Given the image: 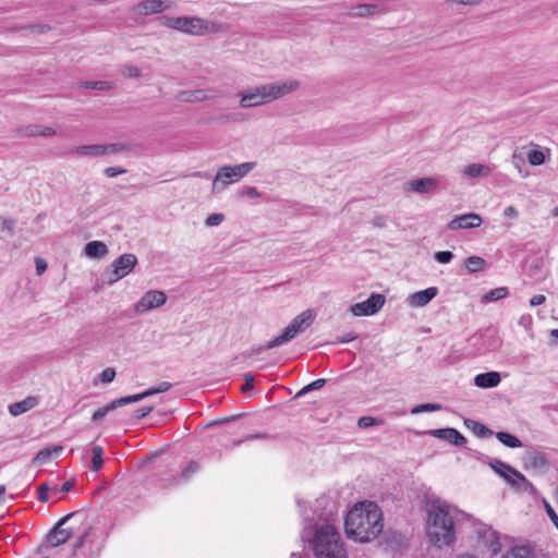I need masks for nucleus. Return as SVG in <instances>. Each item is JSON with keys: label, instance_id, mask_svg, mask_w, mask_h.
<instances>
[{"label": "nucleus", "instance_id": "obj_1", "mask_svg": "<svg viewBox=\"0 0 558 558\" xmlns=\"http://www.w3.org/2000/svg\"><path fill=\"white\" fill-rule=\"evenodd\" d=\"M383 512L374 501L357 502L344 518V532L348 538L357 543H369L383 532Z\"/></svg>", "mask_w": 558, "mask_h": 558}, {"label": "nucleus", "instance_id": "obj_2", "mask_svg": "<svg viewBox=\"0 0 558 558\" xmlns=\"http://www.w3.org/2000/svg\"><path fill=\"white\" fill-rule=\"evenodd\" d=\"M427 536L438 547L450 546L456 541L454 522L449 514L448 506H437L428 511Z\"/></svg>", "mask_w": 558, "mask_h": 558}, {"label": "nucleus", "instance_id": "obj_3", "mask_svg": "<svg viewBox=\"0 0 558 558\" xmlns=\"http://www.w3.org/2000/svg\"><path fill=\"white\" fill-rule=\"evenodd\" d=\"M315 312L312 310H306L302 312L300 315L295 316L291 323L282 330L281 335L275 337L269 340L266 344H259L252 347L248 351L243 352L244 359H250L254 355H258L265 350H270L277 347H280L291 340H293L298 335L304 332L314 322Z\"/></svg>", "mask_w": 558, "mask_h": 558}, {"label": "nucleus", "instance_id": "obj_4", "mask_svg": "<svg viewBox=\"0 0 558 558\" xmlns=\"http://www.w3.org/2000/svg\"><path fill=\"white\" fill-rule=\"evenodd\" d=\"M311 547L316 558H348L340 533L330 524L316 529Z\"/></svg>", "mask_w": 558, "mask_h": 558}, {"label": "nucleus", "instance_id": "obj_5", "mask_svg": "<svg viewBox=\"0 0 558 558\" xmlns=\"http://www.w3.org/2000/svg\"><path fill=\"white\" fill-rule=\"evenodd\" d=\"M299 86L296 81L284 83L266 84L255 88H251L245 93H239L240 107L253 108L268 104L275 99L283 97Z\"/></svg>", "mask_w": 558, "mask_h": 558}, {"label": "nucleus", "instance_id": "obj_6", "mask_svg": "<svg viewBox=\"0 0 558 558\" xmlns=\"http://www.w3.org/2000/svg\"><path fill=\"white\" fill-rule=\"evenodd\" d=\"M256 167V162H243L235 166H222L217 171L213 182L214 191H221L231 182L238 181L245 177Z\"/></svg>", "mask_w": 558, "mask_h": 558}, {"label": "nucleus", "instance_id": "obj_7", "mask_svg": "<svg viewBox=\"0 0 558 558\" xmlns=\"http://www.w3.org/2000/svg\"><path fill=\"white\" fill-rule=\"evenodd\" d=\"M386 298L380 293H372L365 301L355 303L350 307L353 316H372L385 305Z\"/></svg>", "mask_w": 558, "mask_h": 558}, {"label": "nucleus", "instance_id": "obj_8", "mask_svg": "<svg viewBox=\"0 0 558 558\" xmlns=\"http://www.w3.org/2000/svg\"><path fill=\"white\" fill-rule=\"evenodd\" d=\"M137 265V257L134 254L125 253L120 255L118 258L113 260L111 264L112 267V276L108 280L109 284L117 282L118 280L128 276L134 267Z\"/></svg>", "mask_w": 558, "mask_h": 558}, {"label": "nucleus", "instance_id": "obj_9", "mask_svg": "<svg viewBox=\"0 0 558 558\" xmlns=\"http://www.w3.org/2000/svg\"><path fill=\"white\" fill-rule=\"evenodd\" d=\"M75 514V512L68 513L62 517L53 527L46 534V542L51 547H57L64 544L70 539L71 531L63 529L62 526Z\"/></svg>", "mask_w": 558, "mask_h": 558}, {"label": "nucleus", "instance_id": "obj_10", "mask_svg": "<svg viewBox=\"0 0 558 558\" xmlns=\"http://www.w3.org/2000/svg\"><path fill=\"white\" fill-rule=\"evenodd\" d=\"M166 301L167 295L165 292L159 290H149L137 301L134 306V311L137 314H144L150 310L163 305Z\"/></svg>", "mask_w": 558, "mask_h": 558}, {"label": "nucleus", "instance_id": "obj_11", "mask_svg": "<svg viewBox=\"0 0 558 558\" xmlns=\"http://www.w3.org/2000/svg\"><path fill=\"white\" fill-rule=\"evenodd\" d=\"M504 480L515 492L529 493L532 496L537 494L536 487L514 468H512V471L508 476H504Z\"/></svg>", "mask_w": 558, "mask_h": 558}, {"label": "nucleus", "instance_id": "obj_12", "mask_svg": "<svg viewBox=\"0 0 558 558\" xmlns=\"http://www.w3.org/2000/svg\"><path fill=\"white\" fill-rule=\"evenodd\" d=\"M175 28L182 33L189 35H203L207 31V25L205 21L199 17H189V16H180L178 21L174 22Z\"/></svg>", "mask_w": 558, "mask_h": 558}, {"label": "nucleus", "instance_id": "obj_13", "mask_svg": "<svg viewBox=\"0 0 558 558\" xmlns=\"http://www.w3.org/2000/svg\"><path fill=\"white\" fill-rule=\"evenodd\" d=\"M428 435L446 440L449 444L462 447L466 444V438L456 428L453 427H446V428H438V429H430L427 432Z\"/></svg>", "mask_w": 558, "mask_h": 558}, {"label": "nucleus", "instance_id": "obj_14", "mask_svg": "<svg viewBox=\"0 0 558 558\" xmlns=\"http://www.w3.org/2000/svg\"><path fill=\"white\" fill-rule=\"evenodd\" d=\"M482 223V218L475 213L463 214L448 222V230L473 229Z\"/></svg>", "mask_w": 558, "mask_h": 558}, {"label": "nucleus", "instance_id": "obj_15", "mask_svg": "<svg viewBox=\"0 0 558 558\" xmlns=\"http://www.w3.org/2000/svg\"><path fill=\"white\" fill-rule=\"evenodd\" d=\"M438 180L436 178H420L408 183V190L418 194H433L437 191Z\"/></svg>", "mask_w": 558, "mask_h": 558}, {"label": "nucleus", "instance_id": "obj_16", "mask_svg": "<svg viewBox=\"0 0 558 558\" xmlns=\"http://www.w3.org/2000/svg\"><path fill=\"white\" fill-rule=\"evenodd\" d=\"M215 95L214 89H194L180 92L177 98L184 102H201L213 98Z\"/></svg>", "mask_w": 558, "mask_h": 558}, {"label": "nucleus", "instance_id": "obj_17", "mask_svg": "<svg viewBox=\"0 0 558 558\" xmlns=\"http://www.w3.org/2000/svg\"><path fill=\"white\" fill-rule=\"evenodd\" d=\"M438 289L436 287H429L425 290L414 292L409 296V303L412 306L423 307L427 305L436 295Z\"/></svg>", "mask_w": 558, "mask_h": 558}, {"label": "nucleus", "instance_id": "obj_18", "mask_svg": "<svg viewBox=\"0 0 558 558\" xmlns=\"http://www.w3.org/2000/svg\"><path fill=\"white\" fill-rule=\"evenodd\" d=\"M500 381H501L500 374L495 371L481 373L474 377V385L478 388H484V389L497 387Z\"/></svg>", "mask_w": 558, "mask_h": 558}, {"label": "nucleus", "instance_id": "obj_19", "mask_svg": "<svg viewBox=\"0 0 558 558\" xmlns=\"http://www.w3.org/2000/svg\"><path fill=\"white\" fill-rule=\"evenodd\" d=\"M167 7L162 0H144L136 4L134 11L138 14L147 15L161 13Z\"/></svg>", "mask_w": 558, "mask_h": 558}, {"label": "nucleus", "instance_id": "obj_20", "mask_svg": "<svg viewBox=\"0 0 558 558\" xmlns=\"http://www.w3.org/2000/svg\"><path fill=\"white\" fill-rule=\"evenodd\" d=\"M380 12L383 9L379 4L364 3L352 7L349 14L354 17H367Z\"/></svg>", "mask_w": 558, "mask_h": 558}, {"label": "nucleus", "instance_id": "obj_21", "mask_svg": "<svg viewBox=\"0 0 558 558\" xmlns=\"http://www.w3.org/2000/svg\"><path fill=\"white\" fill-rule=\"evenodd\" d=\"M38 404V400L36 397H27L22 401L12 403L9 405V412L13 416L21 415L32 410Z\"/></svg>", "mask_w": 558, "mask_h": 558}, {"label": "nucleus", "instance_id": "obj_22", "mask_svg": "<svg viewBox=\"0 0 558 558\" xmlns=\"http://www.w3.org/2000/svg\"><path fill=\"white\" fill-rule=\"evenodd\" d=\"M526 459L525 466L534 470L546 468L549 464L547 456L535 450L526 452Z\"/></svg>", "mask_w": 558, "mask_h": 558}, {"label": "nucleus", "instance_id": "obj_23", "mask_svg": "<svg viewBox=\"0 0 558 558\" xmlns=\"http://www.w3.org/2000/svg\"><path fill=\"white\" fill-rule=\"evenodd\" d=\"M501 558H536L532 546L514 545Z\"/></svg>", "mask_w": 558, "mask_h": 558}, {"label": "nucleus", "instance_id": "obj_24", "mask_svg": "<svg viewBox=\"0 0 558 558\" xmlns=\"http://www.w3.org/2000/svg\"><path fill=\"white\" fill-rule=\"evenodd\" d=\"M108 252L107 245L101 241H90L86 243L84 253L89 258H101Z\"/></svg>", "mask_w": 558, "mask_h": 558}, {"label": "nucleus", "instance_id": "obj_25", "mask_svg": "<svg viewBox=\"0 0 558 558\" xmlns=\"http://www.w3.org/2000/svg\"><path fill=\"white\" fill-rule=\"evenodd\" d=\"M22 135L28 136V137H35V136H51L56 134V131L52 128L49 126H43V125H27L20 130Z\"/></svg>", "mask_w": 558, "mask_h": 558}, {"label": "nucleus", "instance_id": "obj_26", "mask_svg": "<svg viewBox=\"0 0 558 558\" xmlns=\"http://www.w3.org/2000/svg\"><path fill=\"white\" fill-rule=\"evenodd\" d=\"M105 149L102 144L82 145L75 147L73 153L78 156L98 157L105 155Z\"/></svg>", "mask_w": 558, "mask_h": 558}, {"label": "nucleus", "instance_id": "obj_27", "mask_svg": "<svg viewBox=\"0 0 558 558\" xmlns=\"http://www.w3.org/2000/svg\"><path fill=\"white\" fill-rule=\"evenodd\" d=\"M63 450L62 446L56 445L52 447H46L39 450L33 459L35 464H44L49 461L53 456H58Z\"/></svg>", "mask_w": 558, "mask_h": 558}, {"label": "nucleus", "instance_id": "obj_28", "mask_svg": "<svg viewBox=\"0 0 558 558\" xmlns=\"http://www.w3.org/2000/svg\"><path fill=\"white\" fill-rule=\"evenodd\" d=\"M464 424L468 428H470L478 438H487L493 435V430L488 428L486 425L472 420L465 418Z\"/></svg>", "mask_w": 558, "mask_h": 558}, {"label": "nucleus", "instance_id": "obj_29", "mask_svg": "<svg viewBox=\"0 0 558 558\" xmlns=\"http://www.w3.org/2000/svg\"><path fill=\"white\" fill-rule=\"evenodd\" d=\"M496 438L508 448H520L522 447V441L515 436L508 432H497L495 434Z\"/></svg>", "mask_w": 558, "mask_h": 558}, {"label": "nucleus", "instance_id": "obj_30", "mask_svg": "<svg viewBox=\"0 0 558 558\" xmlns=\"http://www.w3.org/2000/svg\"><path fill=\"white\" fill-rule=\"evenodd\" d=\"M487 464L496 474H498L502 478H504V476H508V474L511 473L512 468H513L510 464H508L499 459H496V458L489 459L487 461Z\"/></svg>", "mask_w": 558, "mask_h": 558}, {"label": "nucleus", "instance_id": "obj_31", "mask_svg": "<svg viewBox=\"0 0 558 558\" xmlns=\"http://www.w3.org/2000/svg\"><path fill=\"white\" fill-rule=\"evenodd\" d=\"M464 266L470 274H475L484 269L486 260L481 256H470L464 259Z\"/></svg>", "mask_w": 558, "mask_h": 558}, {"label": "nucleus", "instance_id": "obj_32", "mask_svg": "<svg viewBox=\"0 0 558 558\" xmlns=\"http://www.w3.org/2000/svg\"><path fill=\"white\" fill-rule=\"evenodd\" d=\"M508 294H509L508 288L499 287V288H495V289L488 291L486 294H484L482 301L485 303L496 302V301L505 299Z\"/></svg>", "mask_w": 558, "mask_h": 558}, {"label": "nucleus", "instance_id": "obj_33", "mask_svg": "<svg viewBox=\"0 0 558 558\" xmlns=\"http://www.w3.org/2000/svg\"><path fill=\"white\" fill-rule=\"evenodd\" d=\"M92 453H93V457H92L90 469L94 472H98L104 465V459H102L104 449L101 446H98V445L93 446Z\"/></svg>", "mask_w": 558, "mask_h": 558}, {"label": "nucleus", "instance_id": "obj_34", "mask_svg": "<svg viewBox=\"0 0 558 558\" xmlns=\"http://www.w3.org/2000/svg\"><path fill=\"white\" fill-rule=\"evenodd\" d=\"M325 385H326V379H324V378L316 379V380L312 381L311 384L304 386L301 390H299L294 398H301L304 395H306L313 390L323 388Z\"/></svg>", "mask_w": 558, "mask_h": 558}, {"label": "nucleus", "instance_id": "obj_35", "mask_svg": "<svg viewBox=\"0 0 558 558\" xmlns=\"http://www.w3.org/2000/svg\"><path fill=\"white\" fill-rule=\"evenodd\" d=\"M199 470H201V465L198 462L190 461L189 464L182 470L180 477L183 482H187Z\"/></svg>", "mask_w": 558, "mask_h": 558}, {"label": "nucleus", "instance_id": "obj_36", "mask_svg": "<svg viewBox=\"0 0 558 558\" xmlns=\"http://www.w3.org/2000/svg\"><path fill=\"white\" fill-rule=\"evenodd\" d=\"M488 537H487V545L490 551L496 555L501 549V544L499 542V537L497 532L492 531L490 529L487 530Z\"/></svg>", "mask_w": 558, "mask_h": 558}, {"label": "nucleus", "instance_id": "obj_37", "mask_svg": "<svg viewBox=\"0 0 558 558\" xmlns=\"http://www.w3.org/2000/svg\"><path fill=\"white\" fill-rule=\"evenodd\" d=\"M546 157L542 150L532 149L527 154V161L531 166H541L545 162Z\"/></svg>", "mask_w": 558, "mask_h": 558}, {"label": "nucleus", "instance_id": "obj_38", "mask_svg": "<svg viewBox=\"0 0 558 558\" xmlns=\"http://www.w3.org/2000/svg\"><path fill=\"white\" fill-rule=\"evenodd\" d=\"M483 172L487 173L488 168L480 163H471L464 169V173L471 178L480 177Z\"/></svg>", "mask_w": 558, "mask_h": 558}, {"label": "nucleus", "instance_id": "obj_39", "mask_svg": "<svg viewBox=\"0 0 558 558\" xmlns=\"http://www.w3.org/2000/svg\"><path fill=\"white\" fill-rule=\"evenodd\" d=\"M441 410V405L438 403H422L411 409L412 414H420L424 412H435Z\"/></svg>", "mask_w": 558, "mask_h": 558}, {"label": "nucleus", "instance_id": "obj_40", "mask_svg": "<svg viewBox=\"0 0 558 558\" xmlns=\"http://www.w3.org/2000/svg\"><path fill=\"white\" fill-rule=\"evenodd\" d=\"M383 424H384V420L378 418V417H373V416H361L357 420V426L360 428H368L371 426L383 425Z\"/></svg>", "mask_w": 558, "mask_h": 558}, {"label": "nucleus", "instance_id": "obj_41", "mask_svg": "<svg viewBox=\"0 0 558 558\" xmlns=\"http://www.w3.org/2000/svg\"><path fill=\"white\" fill-rule=\"evenodd\" d=\"M81 85L87 89L105 90L110 87V83L107 81H86L82 82Z\"/></svg>", "mask_w": 558, "mask_h": 558}, {"label": "nucleus", "instance_id": "obj_42", "mask_svg": "<svg viewBox=\"0 0 558 558\" xmlns=\"http://www.w3.org/2000/svg\"><path fill=\"white\" fill-rule=\"evenodd\" d=\"M276 436L267 434V433H256V434H250L244 439L235 440L233 442L234 446H239L243 444L244 441H251V440H258V439H275Z\"/></svg>", "mask_w": 558, "mask_h": 558}, {"label": "nucleus", "instance_id": "obj_43", "mask_svg": "<svg viewBox=\"0 0 558 558\" xmlns=\"http://www.w3.org/2000/svg\"><path fill=\"white\" fill-rule=\"evenodd\" d=\"M104 147H106L105 155L118 154V153L126 151L129 149V146L123 143L104 144Z\"/></svg>", "mask_w": 558, "mask_h": 558}, {"label": "nucleus", "instance_id": "obj_44", "mask_svg": "<svg viewBox=\"0 0 558 558\" xmlns=\"http://www.w3.org/2000/svg\"><path fill=\"white\" fill-rule=\"evenodd\" d=\"M454 255L450 251H438L434 254V259L439 264H449Z\"/></svg>", "mask_w": 558, "mask_h": 558}, {"label": "nucleus", "instance_id": "obj_45", "mask_svg": "<svg viewBox=\"0 0 558 558\" xmlns=\"http://www.w3.org/2000/svg\"><path fill=\"white\" fill-rule=\"evenodd\" d=\"M111 411H112V409H111L110 404H109V403H108V404H106L105 407H102V408L98 409L97 411H95V412L93 413V415H92V422H93V423H98V422H100V421H101V420H104V418H105V416H106L109 412H111Z\"/></svg>", "mask_w": 558, "mask_h": 558}, {"label": "nucleus", "instance_id": "obj_46", "mask_svg": "<svg viewBox=\"0 0 558 558\" xmlns=\"http://www.w3.org/2000/svg\"><path fill=\"white\" fill-rule=\"evenodd\" d=\"M122 74L125 77L137 78L141 76V70L135 65L125 64L122 69Z\"/></svg>", "mask_w": 558, "mask_h": 558}, {"label": "nucleus", "instance_id": "obj_47", "mask_svg": "<svg viewBox=\"0 0 558 558\" xmlns=\"http://www.w3.org/2000/svg\"><path fill=\"white\" fill-rule=\"evenodd\" d=\"M225 220V215L220 213H215L209 215L206 220L205 225L207 227H216L219 226Z\"/></svg>", "mask_w": 558, "mask_h": 558}, {"label": "nucleus", "instance_id": "obj_48", "mask_svg": "<svg viewBox=\"0 0 558 558\" xmlns=\"http://www.w3.org/2000/svg\"><path fill=\"white\" fill-rule=\"evenodd\" d=\"M116 371L114 368L112 367H107L105 368L100 374H99V378L100 380L104 383V384H109L111 381H113V379L116 378Z\"/></svg>", "mask_w": 558, "mask_h": 558}, {"label": "nucleus", "instance_id": "obj_49", "mask_svg": "<svg viewBox=\"0 0 558 558\" xmlns=\"http://www.w3.org/2000/svg\"><path fill=\"white\" fill-rule=\"evenodd\" d=\"M49 485L48 483H43L39 485V487L37 488V493H38V496H37V499L39 502H47L48 501V492H49Z\"/></svg>", "mask_w": 558, "mask_h": 558}, {"label": "nucleus", "instance_id": "obj_50", "mask_svg": "<svg viewBox=\"0 0 558 558\" xmlns=\"http://www.w3.org/2000/svg\"><path fill=\"white\" fill-rule=\"evenodd\" d=\"M243 379H244V385L241 387V391L242 392H247V391H251L253 390L254 388V376L253 374L251 373H246L243 375Z\"/></svg>", "mask_w": 558, "mask_h": 558}, {"label": "nucleus", "instance_id": "obj_51", "mask_svg": "<svg viewBox=\"0 0 558 558\" xmlns=\"http://www.w3.org/2000/svg\"><path fill=\"white\" fill-rule=\"evenodd\" d=\"M1 220V230L7 232L9 235H13V228L15 226V220L13 219H4L0 216Z\"/></svg>", "mask_w": 558, "mask_h": 558}, {"label": "nucleus", "instance_id": "obj_52", "mask_svg": "<svg viewBox=\"0 0 558 558\" xmlns=\"http://www.w3.org/2000/svg\"><path fill=\"white\" fill-rule=\"evenodd\" d=\"M241 197L255 198L259 197V191L254 186H247L240 192Z\"/></svg>", "mask_w": 558, "mask_h": 558}, {"label": "nucleus", "instance_id": "obj_53", "mask_svg": "<svg viewBox=\"0 0 558 558\" xmlns=\"http://www.w3.org/2000/svg\"><path fill=\"white\" fill-rule=\"evenodd\" d=\"M125 172H126V169L120 168V167H107L104 170L105 175L108 177V178H113V177H117L119 174H123Z\"/></svg>", "mask_w": 558, "mask_h": 558}, {"label": "nucleus", "instance_id": "obj_54", "mask_svg": "<svg viewBox=\"0 0 558 558\" xmlns=\"http://www.w3.org/2000/svg\"><path fill=\"white\" fill-rule=\"evenodd\" d=\"M512 159H513V165L519 170V172L522 173V177L523 178L527 177L529 171H525L524 173L522 172V166H524V159L522 158V156L514 153L512 156Z\"/></svg>", "mask_w": 558, "mask_h": 558}, {"label": "nucleus", "instance_id": "obj_55", "mask_svg": "<svg viewBox=\"0 0 558 558\" xmlns=\"http://www.w3.org/2000/svg\"><path fill=\"white\" fill-rule=\"evenodd\" d=\"M153 409H154L153 407L138 408L137 410L134 411L133 416L136 420H142V418L146 417L153 411Z\"/></svg>", "mask_w": 558, "mask_h": 558}, {"label": "nucleus", "instance_id": "obj_56", "mask_svg": "<svg viewBox=\"0 0 558 558\" xmlns=\"http://www.w3.org/2000/svg\"><path fill=\"white\" fill-rule=\"evenodd\" d=\"M545 510H546V513L548 514L549 519L551 520V522L558 530V514L556 513L554 508L547 501H545Z\"/></svg>", "mask_w": 558, "mask_h": 558}, {"label": "nucleus", "instance_id": "obj_57", "mask_svg": "<svg viewBox=\"0 0 558 558\" xmlns=\"http://www.w3.org/2000/svg\"><path fill=\"white\" fill-rule=\"evenodd\" d=\"M158 21L161 25L163 26H167L169 28H175V24L174 22L178 21V17H171V16H167V15H162V16H159L158 17Z\"/></svg>", "mask_w": 558, "mask_h": 558}, {"label": "nucleus", "instance_id": "obj_58", "mask_svg": "<svg viewBox=\"0 0 558 558\" xmlns=\"http://www.w3.org/2000/svg\"><path fill=\"white\" fill-rule=\"evenodd\" d=\"M88 535V531L84 532L82 535H80L75 543L73 544V555H76V550L80 549L83 545Z\"/></svg>", "mask_w": 558, "mask_h": 558}, {"label": "nucleus", "instance_id": "obj_59", "mask_svg": "<svg viewBox=\"0 0 558 558\" xmlns=\"http://www.w3.org/2000/svg\"><path fill=\"white\" fill-rule=\"evenodd\" d=\"M112 411L116 410L117 408L119 407H123V405H128L130 404L129 401H128V396L125 397H121V398H118L116 400H112L111 402H109Z\"/></svg>", "mask_w": 558, "mask_h": 558}, {"label": "nucleus", "instance_id": "obj_60", "mask_svg": "<svg viewBox=\"0 0 558 558\" xmlns=\"http://www.w3.org/2000/svg\"><path fill=\"white\" fill-rule=\"evenodd\" d=\"M504 216L510 219H515L519 216V211L514 206L510 205L505 208Z\"/></svg>", "mask_w": 558, "mask_h": 558}, {"label": "nucleus", "instance_id": "obj_61", "mask_svg": "<svg viewBox=\"0 0 558 558\" xmlns=\"http://www.w3.org/2000/svg\"><path fill=\"white\" fill-rule=\"evenodd\" d=\"M35 265H36V271H37L38 275L44 274L46 271V269H47L46 260L40 258V257H36Z\"/></svg>", "mask_w": 558, "mask_h": 558}, {"label": "nucleus", "instance_id": "obj_62", "mask_svg": "<svg viewBox=\"0 0 558 558\" xmlns=\"http://www.w3.org/2000/svg\"><path fill=\"white\" fill-rule=\"evenodd\" d=\"M387 219L383 215L375 216L372 220V225L375 228H384L386 226Z\"/></svg>", "mask_w": 558, "mask_h": 558}, {"label": "nucleus", "instance_id": "obj_63", "mask_svg": "<svg viewBox=\"0 0 558 558\" xmlns=\"http://www.w3.org/2000/svg\"><path fill=\"white\" fill-rule=\"evenodd\" d=\"M357 338V336L353 332H350L348 335H344L342 337H338L337 340H336V343H349L353 340H355Z\"/></svg>", "mask_w": 558, "mask_h": 558}, {"label": "nucleus", "instance_id": "obj_64", "mask_svg": "<svg viewBox=\"0 0 558 558\" xmlns=\"http://www.w3.org/2000/svg\"><path fill=\"white\" fill-rule=\"evenodd\" d=\"M545 301H546L545 295H543V294H536V295H534V296L530 300V305H531L532 307H534V306H538V305H541V304L545 303Z\"/></svg>", "mask_w": 558, "mask_h": 558}]
</instances>
